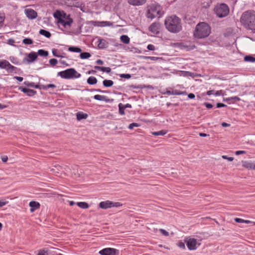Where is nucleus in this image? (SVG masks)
<instances>
[{
  "mask_svg": "<svg viewBox=\"0 0 255 255\" xmlns=\"http://www.w3.org/2000/svg\"><path fill=\"white\" fill-rule=\"evenodd\" d=\"M241 24L245 28L255 31V11L248 10L243 13L240 18Z\"/></svg>",
  "mask_w": 255,
  "mask_h": 255,
  "instance_id": "1",
  "label": "nucleus"
},
{
  "mask_svg": "<svg viewBox=\"0 0 255 255\" xmlns=\"http://www.w3.org/2000/svg\"><path fill=\"white\" fill-rule=\"evenodd\" d=\"M164 25L166 28L172 33H178L182 30L181 19L174 15L166 17Z\"/></svg>",
  "mask_w": 255,
  "mask_h": 255,
  "instance_id": "2",
  "label": "nucleus"
},
{
  "mask_svg": "<svg viewBox=\"0 0 255 255\" xmlns=\"http://www.w3.org/2000/svg\"><path fill=\"white\" fill-rule=\"evenodd\" d=\"M210 33V26L205 22H200L195 27L194 36L196 38L202 39L208 37Z\"/></svg>",
  "mask_w": 255,
  "mask_h": 255,
  "instance_id": "3",
  "label": "nucleus"
},
{
  "mask_svg": "<svg viewBox=\"0 0 255 255\" xmlns=\"http://www.w3.org/2000/svg\"><path fill=\"white\" fill-rule=\"evenodd\" d=\"M161 7L157 3H152L145 8L146 16L148 18L152 19L156 17H160L162 13Z\"/></svg>",
  "mask_w": 255,
  "mask_h": 255,
  "instance_id": "4",
  "label": "nucleus"
},
{
  "mask_svg": "<svg viewBox=\"0 0 255 255\" xmlns=\"http://www.w3.org/2000/svg\"><path fill=\"white\" fill-rule=\"evenodd\" d=\"M214 10L217 16L219 18L227 16L230 11L229 7L228 5L224 3L216 5Z\"/></svg>",
  "mask_w": 255,
  "mask_h": 255,
  "instance_id": "5",
  "label": "nucleus"
},
{
  "mask_svg": "<svg viewBox=\"0 0 255 255\" xmlns=\"http://www.w3.org/2000/svg\"><path fill=\"white\" fill-rule=\"evenodd\" d=\"M76 73V71L73 68H70L66 70L61 71L58 73V75L64 79H71Z\"/></svg>",
  "mask_w": 255,
  "mask_h": 255,
  "instance_id": "6",
  "label": "nucleus"
},
{
  "mask_svg": "<svg viewBox=\"0 0 255 255\" xmlns=\"http://www.w3.org/2000/svg\"><path fill=\"white\" fill-rule=\"evenodd\" d=\"M187 247L189 250H195L197 249V242L194 238H186L184 240Z\"/></svg>",
  "mask_w": 255,
  "mask_h": 255,
  "instance_id": "7",
  "label": "nucleus"
},
{
  "mask_svg": "<svg viewBox=\"0 0 255 255\" xmlns=\"http://www.w3.org/2000/svg\"><path fill=\"white\" fill-rule=\"evenodd\" d=\"M118 253V250L111 248H105L99 252L101 255H116Z\"/></svg>",
  "mask_w": 255,
  "mask_h": 255,
  "instance_id": "8",
  "label": "nucleus"
},
{
  "mask_svg": "<svg viewBox=\"0 0 255 255\" xmlns=\"http://www.w3.org/2000/svg\"><path fill=\"white\" fill-rule=\"evenodd\" d=\"M160 24L158 22L152 23L148 28L149 30L154 34H157L159 33Z\"/></svg>",
  "mask_w": 255,
  "mask_h": 255,
  "instance_id": "9",
  "label": "nucleus"
},
{
  "mask_svg": "<svg viewBox=\"0 0 255 255\" xmlns=\"http://www.w3.org/2000/svg\"><path fill=\"white\" fill-rule=\"evenodd\" d=\"M59 249L55 248L50 247L49 249H47L46 251L45 250H40L37 255H48L51 252L56 253L57 251H59Z\"/></svg>",
  "mask_w": 255,
  "mask_h": 255,
  "instance_id": "10",
  "label": "nucleus"
},
{
  "mask_svg": "<svg viewBox=\"0 0 255 255\" xmlns=\"http://www.w3.org/2000/svg\"><path fill=\"white\" fill-rule=\"evenodd\" d=\"M58 22L62 24L64 27H66L67 26H71L73 22V19L70 17H69L67 20H65L62 18H59Z\"/></svg>",
  "mask_w": 255,
  "mask_h": 255,
  "instance_id": "11",
  "label": "nucleus"
},
{
  "mask_svg": "<svg viewBox=\"0 0 255 255\" xmlns=\"http://www.w3.org/2000/svg\"><path fill=\"white\" fill-rule=\"evenodd\" d=\"M112 205H113V202L109 200L101 202L99 204V207L104 209L110 208L112 207Z\"/></svg>",
  "mask_w": 255,
  "mask_h": 255,
  "instance_id": "12",
  "label": "nucleus"
},
{
  "mask_svg": "<svg viewBox=\"0 0 255 255\" xmlns=\"http://www.w3.org/2000/svg\"><path fill=\"white\" fill-rule=\"evenodd\" d=\"M19 89L20 90L25 94H26L28 96H34L36 93V92L33 90L27 89L26 88H23L22 87H19Z\"/></svg>",
  "mask_w": 255,
  "mask_h": 255,
  "instance_id": "13",
  "label": "nucleus"
},
{
  "mask_svg": "<svg viewBox=\"0 0 255 255\" xmlns=\"http://www.w3.org/2000/svg\"><path fill=\"white\" fill-rule=\"evenodd\" d=\"M26 16L30 19H34L37 17V12L32 9H27L26 10Z\"/></svg>",
  "mask_w": 255,
  "mask_h": 255,
  "instance_id": "14",
  "label": "nucleus"
},
{
  "mask_svg": "<svg viewBox=\"0 0 255 255\" xmlns=\"http://www.w3.org/2000/svg\"><path fill=\"white\" fill-rule=\"evenodd\" d=\"M28 58L24 59V60L26 61L28 63H30L36 59L37 58V55L36 53L34 52H31L29 54H28Z\"/></svg>",
  "mask_w": 255,
  "mask_h": 255,
  "instance_id": "15",
  "label": "nucleus"
},
{
  "mask_svg": "<svg viewBox=\"0 0 255 255\" xmlns=\"http://www.w3.org/2000/svg\"><path fill=\"white\" fill-rule=\"evenodd\" d=\"M243 166L247 169L255 170V162H252L248 161H242Z\"/></svg>",
  "mask_w": 255,
  "mask_h": 255,
  "instance_id": "16",
  "label": "nucleus"
},
{
  "mask_svg": "<svg viewBox=\"0 0 255 255\" xmlns=\"http://www.w3.org/2000/svg\"><path fill=\"white\" fill-rule=\"evenodd\" d=\"M29 206L30 207V212H33L35 210L38 209L40 207V204L36 201H31L29 204Z\"/></svg>",
  "mask_w": 255,
  "mask_h": 255,
  "instance_id": "17",
  "label": "nucleus"
},
{
  "mask_svg": "<svg viewBox=\"0 0 255 255\" xmlns=\"http://www.w3.org/2000/svg\"><path fill=\"white\" fill-rule=\"evenodd\" d=\"M146 0H128V3L132 5H141L143 4Z\"/></svg>",
  "mask_w": 255,
  "mask_h": 255,
  "instance_id": "18",
  "label": "nucleus"
},
{
  "mask_svg": "<svg viewBox=\"0 0 255 255\" xmlns=\"http://www.w3.org/2000/svg\"><path fill=\"white\" fill-rule=\"evenodd\" d=\"M98 46L99 48L103 49L108 47V42L103 39H99L98 40Z\"/></svg>",
  "mask_w": 255,
  "mask_h": 255,
  "instance_id": "19",
  "label": "nucleus"
},
{
  "mask_svg": "<svg viewBox=\"0 0 255 255\" xmlns=\"http://www.w3.org/2000/svg\"><path fill=\"white\" fill-rule=\"evenodd\" d=\"M94 68L96 70L102 71L103 72H107L108 73L111 71V69L110 67H101L99 66H95Z\"/></svg>",
  "mask_w": 255,
  "mask_h": 255,
  "instance_id": "20",
  "label": "nucleus"
},
{
  "mask_svg": "<svg viewBox=\"0 0 255 255\" xmlns=\"http://www.w3.org/2000/svg\"><path fill=\"white\" fill-rule=\"evenodd\" d=\"M77 120L78 121H81L83 119H86L88 117V115L82 112H78L76 114Z\"/></svg>",
  "mask_w": 255,
  "mask_h": 255,
  "instance_id": "21",
  "label": "nucleus"
},
{
  "mask_svg": "<svg viewBox=\"0 0 255 255\" xmlns=\"http://www.w3.org/2000/svg\"><path fill=\"white\" fill-rule=\"evenodd\" d=\"M94 98L96 100L99 101H104L106 102H109V99H107V97L104 96H102L100 95H96L94 96Z\"/></svg>",
  "mask_w": 255,
  "mask_h": 255,
  "instance_id": "22",
  "label": "nucleus"
},
{
  "mask_svg": "<svg viewBox=\"0 0 255 255\" xmlns=\"http://www.w3.org/2000/svg\"><path fill=\"white\" fill-rule=\"evenodd\" d=\"M24 84L27 87H34L35 88L40 89H42V88H40V85H35L34 84V83H33V82L30 83V82L27 81V82H24Z\"/></svg>",
  "mask_w": 255,
  "mask_h": 255,
  "instance_id": "23",
  "label": "nucleus"
},
{
  "mask_svg": "<svg viewBox=\"0 0 255 255\" xmlns=\"http://www.w3.org/2000/svg\"><path fill=\"white\" fill-rule=\"evenodd\" d=\"M103 84L106 87H110L113 85L114 82L111 80H104L103 82Z\"/></svg>",
  "mask_w": 255,
  "mask_h": 255,
  "instance_id": "24",
  "label": "nucleus"
},
{
  "mask_svg": "<svg viewBox=\"0 0 255 255\" xmlns=\"http://www.w3.org/2000/svg\"><path fill=\"white\" fill-rule=\"evenodd\" d=\"M97 82V79L95 77L91 76L87 79V83L90 85L96 84Z\"/></svg>",
  "mask_w": 255,
  "mask_h": 255,
  "instance_id": "25",
  "label": "nucleus"
},
{
  "mask_svg": "<svg viewBox=\"0 0 255 255\" xmlns=\"http://www.w3.org/2000/svg\"><path fill=\"white\" fill-rule=\"evenodd\" d=\"M62 169L61 166L60 165L55 166L53 168H51L50 171L53 173L56 174L59 173Z\"/></svg>",
  "mask_w": 255,
  "mask_h": 255,
  "instance_id": "26",
  "label": "nucleus"
},
{
  "mask_svg": "<svg viewBox=\"0 0 255 255\" xmlns=\"http://www.w3.org/2000/svg\"><path fill=\"white\" fill-rule=\"evenodd\" d=\"M121 40L125 44H128L129 43V38L126 35H123L121 36Z\"/></svg>",
  "mask_w": 255,
  "mask_h": 255,
  "instance_id": "27",
  "label": "nucleus"
},
{
  "mask_svg": "<svg viewBox=\"0 0 255 255\" xmlns=\"http://www.w3.org/2000/svg\"><path fill=\"white\" fill-rule=\"evenodd\" d=\"M39 33L45 36L47 38L50 37L51 35V33L49 31L45 30L44 29H40L39 31Z\"/></svg>",
  "mask_w": 255,
  "mask_h": 255,
  "instance_id": "28",
  "label": "nucleus"
},
{
  "mask_svg": "<svg viewBox=\"0 0 255 255\" xmlns=\"http://www.w3.org/2000/svg\"><path fill=\"white\" fill-rule=\"evenodd\" d=\"M77 205L82 209H87L89 208V205L88 203L84 202H81L77 203Z\"/></svg>",
  "mask_w": 255,
  "mask_h": 255,
  "instance_id": "29",
  "label": "nucleus"
},
{
  "mask_svg": "<svg viewBox=\"0 0 255 255\" xmlns=\"http://www.w3.org/2000/svg\"><path fill=\"white\" fill-rule=\"evenodd\" d=\"M56 85L53 84H49L47 85H40V88H42V89L43 90H47L48 88H56Z\"/></svg>",
  "mask_w": 255,
  "mask_h": 255,
  "instance_id": "30",
  "label": "nucleus"
},
{
  "mask_svg": "<svg viewBox=\"0 0 255 255\" xmlns=\"http://www.w3.org/2000/svg\"><path fill=\"white\" fill-rule=\"evenodd\" d=\"M68 50L71 52H78V53L81 52L82 51V50L81 49V48H80L79 47H72V46L69 47Z\"/></svg>",
  "mask_w": 255,
  "mask_h": 255,
  "instance_id": "31",
  "label": "nucleus"
},
{
  "mask_svg": "<svg viewBox=\"0 0 255 255\" xmlns=\"http://www.w3.org/2000/svg\"><path fill=\"white\" fill-rule=\"evenodd\" d=\"M37 53L39 55L44 57H46L48 55V52L47 51L44 50L43 49L38 50Z\"/></svg>",
  "mask_w": 255,
  "mask_h": 255,
  "instance_id": "32",
  "label": "nucleus"
},
{
  "mask_svg": "<svg viewBox=\"0 0 255 255\" xmlns=\"http://www.w3.org/2000/svg\"><path fill=\"white\" fill-rule=\"evenodd\" d=\"M166 131L164 130H161L158 131L152 132V134L154 135L158 136V135H164L166 133Z\"/></svg>",
  "mask_w": 255,
  "mask_h": 255,
  "instance_id": "33",
  "label": "nucleus"
},
{
  "mask_svg": "<svg viewBox=\"0 0 255 255\" xmlns=\"http://www.w3.org/2000/svg\"><path fill=\"white\" fill-rule=\"evenodd\" d=\"M244 60L247 62H255V57L251 56H246L244 57Z\"/></svg>",
  "mask_w": 255,
  "mask_h": 255,
  "instance_id": "34",
  "label": "nucleus"
},
{
  "mask_svg": "<svg viewBox=\"0 0 255 255\" xmlns=\"http://www.w3.org/2000/svg\"><path fill=\"white\" fill-rule=\"evenodd\" d=\"M119 113L120 115H123L125 114V109L124 105L122 103L119 104Z\"/></svg>",
  "mask_w": 255,
  "mask_h": 255,
  "instance_id": "35",
  "label": "nucleus"
},
{
  "mask_svg": "<svg viewBox=\"0 0 255 255\" xmlns=\"http://www.w3.org/2000/svg\"><path fill=\"white\" fill-rule=\"evenodd\" d=\"M91 54L89 52H83L80 55L81 59H86L90 57Z\"/></svg>",
  "mask_w": 255,
  "mask_h": 255,
  "instance_id": "36",
  "label": "nucleus"
},
{
  "mask_svg": "<svg viewBox=\"0 0 255 255\" xmlns=\"http://www.w3.org/2000/svg\"><path fill=\"white\" fill-rule=\"evenodd\" d=\"M7 62L6 60H2L0 61V68L3 69H6L7 68Z\"/></svg>",
  "mask_w": 255,
  "mask_h": 255,
  "instance_id": "37",
  "label": "nucleus"
},
{
  "mask_svg": "<svg viewBox=\"0 0 255 255\" xmlns=\"http://www.w3.org/2000/svg\"><path fill=\"white\" fill-rule=\"evenodd\" d=\"M22 42L25 44H31L33 41L30 38H26L23 40Z\"/></svg>",
  "mask_w": 255,
  "mask_h": 255,
  "instance_id": "38",
  "label": "nucleus"
},
{
  "mask_svg": "<svg viewBox=\"0 0 255 255\" xmlns=\"http://www.w3.org/2000/svg\"><path fill=\"white\" fill-rule=\"evenodd\" d=\"M102 26H112L113 25L112 23L110 21H102L100 22Z\"/></svg>",
  "mask_w": 255,
  "mask_h": 255,
  "instance_id": "39",
  "label": "nucleus"
},
{
  "mask_svg": "<svg viewBox=\"0 0 255 255\" xmlns=\"http://www.w3.org/2000/svg\"><path fill=\"white\" fill-rule=\"evenodd\" d=\"M52 54L54 56L57 57H63V56L59 55L58 54V50L57 49H53L52 50Z\"/></svg>",
  "mask_w": 255,
  "mask_h": 255,
  "instance_id": "40",
  "label": "nucleus"
},
{
  "mask_svg": "<svg viewBox=\"0 0 255 255\" xmlns=\"http://www.w3.org/2000/svg\"><path fill=\"white\" fill-rule=\"evenodd\" d=\"M7 68H6V69L7 70H10V71H12L14 68L15 67L12 66V65H11L9 62H7Z\"/></svg>",
  "mask_w": 255,
  "mask_h": 255,
  "instance_id": "41",
  "label": "nucleus"
},
{
  "mask_svg": "<svg viewBox=\"0 0 255 255\" xmlns=\"http://www.w3.org/2000/svg\"><path fill=\"white\" fill-rule=\"evenodd\" d=\"M57 62H58V61H57V59H56L53 58V59H51L49 60V63L52 66H54L55 65H56L57 64Z\"/></svg>",
  "mask_w": 255,
  "mask_h": 255,
  "instance_id": "42",
  "label": "nucleus"
},
{
  "mask_svg": "<svg viewBox=\"0 0 255 255\" xmlns=\"http://www.w3.org/2000/svg\"><path fill=\"white\" fill-rule=\"evenodd\" d=\"M120 77L121 78L129 79L131 77V75L129 74H122L120 75Z\"/></svg>",
  "mask_w": 255,
  "mask_h": 255,
  "instance_id": "43",
  "label": "nucleus"
},
{
  "mask_svg": "<svg viewBox=\"0 0 255 255\" xmlns=\"http://www.w3.org/2000/svg\"><path fill=\"white\" fill-rule=\"evenodd\" d=\"M145 59H150L151 60L155 61L159 59V58L153 56H145L144 57Z\"/></svg>",
  "mask_w": 255,
  "mask_h": 255,
  "instance_id": "44",
  "label": "nucleus"
},
{
  "mask_svg": "<svg viewBox=\"0 0 255 255\" xmlns=\"http://www.w3.org/2000/svg\"><path fill=\"white\" fill-rule=\"evenodd\" d=\"M139 127V125L137 123H132L130 124L128 126V128L133 129L134 127Z\"/></svg>",
  "mask_w": 255,
  "mask_h": 255,
  "instance_id": "45",
  "label": "nucleus"
},
{
  "mask_svg": "<svg viewBox=\"0 0 255 255\" xmlns=\"http://www.w3.org/2000/svg\"><path fill=\"white\" fill-rule=\"evenodd\" d=\"M159 231L163 235L165 236H168L169 235V233L168 232H167L166 231H165V230L164 229H160L159 230Z\"/></svg>",
  "mask_w": 255,
  "mask_h": 255,
  "instance_id": "46",
  "label": "nucleus"
},
{
  "mask_svg": "<svg viewBox=\"0 0 255 255\" xmlns=\"http://www.w3.org/2000/svg\"><path fill=\"white\" fill-rule=\"evenodd\" d=\"M222 157L223 159H227L230 161H232L234 160V158L232 157H228L227 155H222Z\"/></svg>",
  "mask_w": 255,
  "mask_h": 255,
  "instance_id": "47",
  "label": "nucleus"
},
{
  "mask_svg": "<svg viewBox=\"0 0 255 255\" xmlns=\"http://www.w3.org/2000/svg\"><path fill=\"white\" fill-rule=\"evenodd\" d=\"M178 246L180 248H182V249L185 248V246L184 243L182 242V241H180L178 242Z\"/></svg>",
  "mask_w": 255,
  "mask_h": 255,
  "instance_id": "48",
  "label": "nucleus"
},
{
  "mask_svg": "<svg viewBox=\"0 0 255 255\" xmlns=\"http://www.w3.org/2000/svg\"><path fill=\"white\" fill-rule=\"evenodd\" d=\"M61 16V14L60 12H56L54 14V16L55 18H58L59 20V18H61L60 17Z\"/></svg>",
  "mask_w": 255,
  "mask_h": 255,
  "instance_id": "49",
  "label": "nucleus"
},
{
  "mask_svg": "<svg viewBox=\"0 0 255 255\" xmlns=\"http://www.w3.org/2000/svg\"><path fill=\"white\" fill-rule=\"evenodd\" d=\"M4 14L3 13H0V24L4 21Z\"/></svg>",
  "mask_w": 255,
  "mask_h": 255,
  "instance_id": "50",
  "label": "nucleus"
},
{
  "mask_svg": "<svg viewBox=\"0 0 255 255\" xmlns=\"http://www.w3.org/2000/svg\"><path fill=\"white\" fill-rule=\"evenodd\" d=\"M147 48L149 50H155V46L152 44H149L148 45Z\"/></svg>",
  "mask_w": 255,
  "mask_h": 255,
  "instance_id": "51",
  "label": "nucleus"
},
{
  "mask_svg": "<svg viewBox=\"0 0 255 255\" xmlns=\"http://www.w3.org/2000/svg\"><path fill=\"white\" fill-rule=\"evenodd\" d=\"M246 152L244 150H238L235 152V154L237 155H239L242 154H245Z\"/></svg>",
  "mask_w": 255,
  "mask_h": 255,
  "instance_id": "52",
  "label": "nucleus"
},
{
  "mask_svg": "<svg viewBox=\"0 0 255 255\" xmlns=\"http://www.w3.org/2000/svg\"><path fill=\"white\" fill-rule=\"evenodd\" d=\"M121 206H122V204L120 202H113V205H112V207H120Z\"/></svg>",
  "mask_w": 255,
  "mask_h": 255,
  "instance_id": "53",
  "label": "nucleus"
},
{
  "mask_svg": "<svg viewBox=\"0 0 255 255\" xmlns=\"http://www.w3.org/2000/svg\"><path fill=\"white\" fill-rule=\"evenodd\" d=\"M73 173H74L75 175H77V174L80 175V173L78 172L77 166H76L75 168H73Z\"/></svg>",
  "mask_w": 255,
  "mask_h": 255,
  "instance_id": "54",
  "label": "nucleus"
},
{
  "mask_svg": "<svg viewBox=\"0 0 255 255\" xmlns=\"http://www.w3.org/2000/svg\"><path fill=\"white\" fill-rule=\"evenodd\" d=\"M216 106H217V108H222V107H225L226 106V105L224 104H222V103H217L216 104Z\"/></svg>",
  "mask_w": 255,
  "mask_h": 255,
  "instance_id": "55",
  "label": "nucleus"
},
{
  "mask_svg": "<svg viewBox=\"0 0 255 255\" xmlns=\"http://www.w3.org/2000/svg\"><path fill=\"white\" fill-rule=\"evenodd\" d=\"M235 221L237 223H244V219H241V218H235Z\"/></svg>",
  "mask_w": 255,
  "mask_h": 255,
  "instance_id": "56",
  "label": "nucleus"
},
{
  "mask_svg": "<svg viewBox=\"0 0 255 255\" xmlns=\"http://www.w3.org/2000/svg\"><path fill=\"white\" fill-rule=\"evenodd\" d=\"M8 202L4 201L3 200H0V207H1L6 205Z\"/></svg>",
  "mask_w": 255,
  "mask_h": 255,
  "instance_id": "57",
  "label": "nucleus"
},
{
  "mask_svg": "<svg viewBox=\"0 0 255 255\" xmlns=\"http://www.w3.org/2000/svg\"><path fill=\"white\" fill-rule=\"evenodd\" d=\"M91 22L94 26H101V25L100 24V23H101L100 22L92 21Z\"/></svg>",
  "mask_w": 255,
  "mask_h": 255,
  "instance_id": "58",
  "label": "nucleus"
},
{
  "mask_svg": "<svg viewBox=\"0 0 255 255\" xmlns=\"http://www.w3.org/2000/svg\"><path fill=\"white\" fill-rule=\"evenodd\" d=\"M1 160L3 162H6L7 160H8V157L7 156H2L1 157Z\"/></svg>",
  "mask_w": 255,
  "mask_h": 255,
  "instance_id": "59",
  "label": "nucleus"
},
{
  "mask_svg": "<svg viewBox=\"0 0 255 255\" xmlns=\"http://www.w3.org/2000/svg\"><path fill=\"white\" fill-rule=\"evenodd\" d=\"M204 105H205L206 107L208 109H210L213 107V105L210 103H205Z\"/></svg>",
  "mask_w": 255,
  "mask_h": 255,
  "instance_id": "60",
  "label": "nucleus"
},
{
  "mask_svg": "<svg viewBox=\"0 0 255 255\" xmlns=\"http://www.w3.org/2000/svg\"><path fill=\"white\" fill-rule=\"evenodd\" d=\"M81 74L80 73H78L77 71H76V73L73 76V78H80L81 77Z\"/></svg>",
  "mask_w": 255,
  "mask_h": 255,
  "instance_id": "61",
  "label": "nucleus"
},
{
  "mask_svg": "<svg viewBox=\"0 0 255 255\" xmlns=\"http://www.w3.org/2000/svg\"><path fill=\"white\" fill-rule=\"evenodd\" d=\"M221 125L223 127H230V124L225 123V122L222 123L221 124Z\"/></svg>",
  "mask_w": 255,
  "mask_h": 255,
  "instance_id": "62",
  "label": "nucleus"
},
{
  "mask_svg": "<svg viewBox=\"0 0 255 255\" xmlns=\"http://www.w3.org/2000/svg\"><path fill=\"white\" fill-rule=\"evenodd\" d=\"M231 99L232 100H234L237 101H239L241 100V99L240 98H239L238 97H237V96L231 97Z\"/></svg>",
  "mask_w": 255,
  "mask_h": 255,
  "instance_id": "63",
  "label": "nucleus"
},
{
  "mask_svg": "<svg viewBox=\"0 0 255 255\" xmlns=\"http://www.w3.org/2000/svg\"><path fill=\"white\" fill-rule=\"evenodd\" d=\"M96 63L97 64L102 65V64H103L104 62L101 59H98L96 61Z\"/></svg>",
  "mask_w": 255,
  "mask_h": 255,
  "instance_id": "64",
  "label": "nucleus"
}]
</instances>
